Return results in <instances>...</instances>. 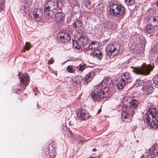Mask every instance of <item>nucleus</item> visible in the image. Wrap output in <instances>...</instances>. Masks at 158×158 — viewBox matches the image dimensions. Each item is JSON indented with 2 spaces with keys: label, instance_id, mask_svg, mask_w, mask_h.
Masks as SVG:
<instances>
[{
  "label": "nucleus",
  "instance_id": "28",
  "mask_svg": "<svg viewBox=\"0 0 158 158\" xmlns=\"http://www.w3.org/2000/svg\"><path fill=\"white\" fill-rule=\"evenodd\" d=\"M31 44L29 42H26L25 44V45L24 47V51H23V52H25L26 50H29L31 47L30 46Z\"/></svg>",
  "mask_w": 158,
  "mask_h": 158
},
{
  "label": "nucleus",
  "instance_id": "33",
  "mask_svg": "<svg viewBox=\"0 0 158 158\" xmlns=\"http://www.w3.org/2000/svg\"><path fill=\"white\" fill-rule=\"evenodd\" d=\"M154 49L155 52H158V42L156 44L155 46L154 47Z\"/></svg>",
  "mask_w": 158,
  "mask_h": 158
},
{
  "label": "nucleus",
  "instance_id": "44",
  "mask_svg": "<svg viewBox=\"0 0 158 158\" xmlns=\"http://www.w3.org/2000/svg\"><path fill=\"white\" fill-rule=\"evenodd\" d=\"M154 83L156 85H157L158 84V81H154Z\"/></svg>",
  "mask_w": 158,
  "mask_h": 158
},
{
  "label": "nucleus",
  "instance_id": "41",
  "mask_svg": "<svg viewBox=\"0 0 158 158\" xmlns=\"http://www.w3.org/2000/svg\"><path fill=\"white\" fill-rule=\"evenodd\" d=\"M67 1L69 3V4L71 5V6H72V4L71 3V2H70V0H67Z\"/></svg>",
  "mask_w": 158,
  "mask_h": 158
},
{
  "label": "nucleus",
  "instance_id": "8",
  "mask_svg": "<svg viewBox=\"0 0 158 158\" xmlns=\"http://www.w3.org/2000/svg\"><path fill=\"white\" fill-rule=\"evenodd\" d=\"M77 115L82 120H85L88 119L90 116L87 111L81 108L77 113Z\"/></svg>",
  "mask_w": 158,
  "mask_h": 158
},
{
  "label": "nucleus",
  "instance_id": "3",
  "mask_svg": "<svg viewBox=\"0 0 158 158\" xmlns=\"http://www.w3.org/2000/svg\"><path fill=\"white\" fill-rule=\"evenodd\" d=\"M110 12L114 17H122L125 13V9L124 7L120 4L113 3L110 7Z\"/></svg>",
  "mask_w": 158,
  "mask_h": 158
},
{
  "label": "nucleus",
  "instance_id": "10",
  "mask_svg": "<svg viewBox=\"0 0 158 158\" xmlns=\"http://www.w3.org/2000/svg\"><path fill=\"white\" fill-rule=\"evenodd\" d=\"M20 79V81L21 83V86H24L26 87L28 85L29 82L30 78L27 74L24 73L21 75V77H19Z\"/></svg>",
  "mask_w": 158,
  "mask_h": 158
},
{
  "label": "nucleus",
  "instance_id": "5",
  "mask_svg": "<svg viewBox=\"0 0 158 158\" xmlns=\"http://www.w3.org/2000/svg\"><path fill=\"white\" fill-rule=\"evenodd\" d=\"M140 83L143 84L142 90L143 94L148 95L151 94L154 91V88L152 86V82L150 81H140Z\"/></svg>",
  "mask_w": 158,
  "mask_h": 158
},
{
  "label": "nucleus",
  "instance_id": "22",
  "mask_svg": "<svg viewBox=\"0 0 158 158\" xmlns=\"http://www.w3.org/2000/svg\"><path fill=\"white\" fill-rule=\"evenodd\" d=\"M124 81L122 79L119 81L117 85V87L118 89H121L123 88L125 86L127 85Z\"/></svg>",
  "mask_w": 158,
  "mask_h": 158
},
{
  "label": "nucleus",
  "instance_id": "29",
  "mask_svg": "<svg viewBox=\"0 0 158 158\" xmlns=\"http://www.w3.org/2000/svg\"><path fill=\"white\" fill-rule=\"evenodd\" d=\"M125 2L127 5L130 6L133 5L135 3L134 0H125Z\"/></svg>",
  "mask_w": 158,
  "mask_h": 158
},
{
  "label": "nucleus",
  "instance_id": "45",
  "mask_svg": "<svg viewBox=\"0 0 158 158\" xmlns=\"http://www.w3.org/2000/svg\"><path fill=\"white\" fill-rule=\"evenodd\" d=\"M20 75H21V73L20 72H19V73H18V75L19 77H20Z\"/></svg>",
  "mask_w": 158,
  "mask_h": 158
},
{
  "label": "nucleus",
  "instance_id": "40",
  "mask_svg": "<svg viewBox=\"0 0 158 158\" xmlns=\"http://www.w3.org/2000/svg\"><path fill=\"white\" fill-rule=\"evenodd\" d=\"M97 150V149L96 148H93L92 150V151H93V152H96V151Z\"/></svg>",
  "mask_w": 158,
  "mask_h": 158
},
{
  "label": "nucleus",
  "instance_id": "26",
  "mask_svg": "<svg viewBox=\"0 0 158 158\" xmlns=\"http://www.w3.org/2000/svg\"><path fill=\"white\" fill-rule=\"evenodd\" d=\"M73 48L76 49L77 51L78 52H80L82 50V47L78 44L77 42H75L73 43Z\"/></svg>",
  "mask_w": 158,
  "mask_h": 158
},
{
  "label": "nucleus",
  "instance_id": "37",
  "mask_svg": "<svg viewBox=\"0 0 158 158\" xmlns=\"http://www.w3.org/2000/svg\"><path fill=\"white\" fill-rule=\"evenodd\" d=\"M151 150H153V152L154 153L155 155L157 154V152H156V150L154 148H151Z\"/></svg>",
  "mask_w": 158,
  "mask_h": 158
},
{
  "label": "nucleus",
  "instance_id": "23",
  "mask_svg": "<svg viewBox=\"0 0 158 158\" xmlns=\"http://www.w3.org/2000/svg\"><path fill=\"white\" fill-rule=\"evenodd\" d=\"M57 11H53L52 10H47L45 12V13L46 16H47L48 19H51L54 16V14L57 12Z\"/></svg>",
  "mask_w": 158,
  "mask_h": 158
},
{
  "label": "nucleus",
  "instance_id": "14",
  "mask_svg": "<svg viewBox=\"0 0 158 158\" xmlns=\"http://www.w3.org/2000/svg\"><path fill=\"white\" fill-rule=\"evenodd\" d=\"M148 22L150 24L155 27L158 26V16H152L150 17L148 19Z\"/></svg>",
  "mask_w": 158,
  "mask_h": 158
},
{
  "label": "nucleus",
  "instance_id": "21",
  "mask_svg": "<svg viewBox=\"0 0 158 158\" xmlns=\"http://www.w3.org/2000/svg\"><path fill=\"white\" fill-rule=\"evenodd\" d=\"M42 11L40 9H38L35 12L33 18L34 19H35V20L37 21L40 20V18L42 16Z\"/></svg>",
  "mask_w": 158,
  "mask_h": 158
},
{
  "label": "nucleus",
  "instance_id": "36",
  "mask_svg": "<svg viewBox=\"0 0 158 158\" xmlns=\"http://www.w3.org/2000/svg\"><path fill=\"white\" fill-rule=\"evenodd\" d=\"M54 62V60L52 58L51 59L49 60L48 61V64H52Z\"/></svg>",
  "mask_w": 158,
  "mask_h": 158
},
{
  "label": "nucleus",
  "instance_id": "42",
  "mask_svg": "<svg viewBox=\"0 0 158 158\" xmlns=\"http://www.w3.org/2000/svg\"><path fill=\"white\" fill-rule=\"evenodd\" d=\"M140 158H147L144 155L142 156Z\"/></svg>",
  "mask_w": 158,
  "mask_h": 158
},
{
  "label": "nucleus",
  "instance_id": "48",
  "mask_svg": "<svg viewBox=\"0 0 158 158\" xmlns=\"http://www.w3.org/2000/svg\"><path fill=\"white\" fill-rule=\"evenodd\" d=\"M157 6L158 7V0L157 2Z\"/></svg>",
  "mask_w": 158,
  "mask_h": 158
},
{
  "label": "nucleus",
  "instance_id": "16",
  "mask_svg": "<svg viewBox=\"0 0 158 158\" xmlns=\"http://www.w3.org/2000/svg\"><path fill=\"white\" fill-rule=\"evenodd\" d=\"M156 31V27L153 26L150 24L147 25L144 29V31L145 33L152 35Z\"/></svg>",
  "mask_w": 158,
  "mask_h": 158
},
{
  "label": "nucleus",
  "instance_id": "31",
  "mask_svg": "<svg viewBox=\"0 0 158 158\" xmlns=\"http://www.w3.org/2000/svg\"><path fill=\"white\" fill-rule=\"evenodd\" d=\"M50 5L48 4V2L47 4L46 5L45 8V12L47 10H51V8H50Z\"/></svg>",
  "mask_w": 158,
  "mask_h": 158
},
{
  "label": "nucleus",
  "instance_id": "6",
  "mask_svg": "<svg viewBox=\"0 0 158 158\" xmlns=\"http://www.w3.org/2000/svg\"><path fill=\"white\" fill-rule=\"evenodd\" d=\"M106 51L108 55L113 57L117 56L119 53V49L115 45L109 44L106 48Z\"/></svg>",
  "mask_w": 158,
  "mask_h": 158
},
{
  "label": "nucleus",
  "instance_id": "32",
  "mask_svg": "<svg viewBox=\"0 0 158 158\" xmlns=\"http://www.w3.org/2000/svg\"><path fill=\"white\" fill-rule=\"evenodd\" d=\"M67 131L68 134L67 135H68V136L69 138L71 137L72 135V131L69 129H68Z\"/></svg>",
  "mask_w": 158,
  "mask_h": 158
},
{
  "label": "nucleus",
  "instance_id": "35",
  "mask_svg": "<svg viewBox=\"0 0 158 158\" xmlns=\"http://www.w3.org/2000/svg\"><path fill=\"white\" fill-rule=\"evenodd\" d=\"M64 0H57V5H58L59 3L61 4V5H63V2L64 1Z\"/></svg>",
  "mask_w": 158,
  "mask_h": 158
},
{
  "label": "nucleus",
  "instance_id": "17",
  "mask_svg": "<svg viewBox=\"0 0 158 158\" xmlns=\"http://www.w3.org/2000/svg\"><path fill=\"white\" fill-rule=\"evenodd\" d=\"M82 22L80 20H77L72 25L73 28L77 31L78 32L79 31L82 32L81 30L82 29Z\"/></svg>",
  "mask_w": 158,
  "mask_h": 158
},
{
  "label": "nucleus",
  "instance_id": "12",
  "mask_svg": "<svg viewBox=\"0 0 158 158\" xmlns=\"http://www.w3.org/2000/svg\"><path fill=\"white\" fill-rule=\"evenodd\" d=\"M94 76V73L91 71L86 74L83 79L84 85H87L92 80Z\"/></svg>",
  "mask_w": 158,
  "mask_h": 158
},
{
  "label": "nucleus",
  "instance_id": "25",
  "mask_svg": "<svg viewBox=\"0 0 158 158\" xmlns=\"http://www.w3.org/2000/svg\"><path fill=\"white\" fill-rule=\"evenodd\" d=\"M82 80V79L81 76H77L73 79V81L74 83L77 84H79Z\"/></svg>",
  "mask_w": 158,
  "mask_h": 158
},
{
  "label": "nucleus",
  "instance_id": "15",
  "mask_svg": "<svg viewBox=\"0 0 158 158\" xmlns=\"http://www.w3.org/2000/svg\"><path fill=\"white\" fill-rule=\"evenodd\" d=\"M65 17V14L62 12H57L55 14V20L57 23L62 22Z\"/></svg>",
  "mask_w": 158,
  "mask_h": 158
},
{
  "label": "nucleus",
  "instance_id": "4",
  "mask_svg": "<svg viewBox=\"0 0 158 158\" xmlns=\"http://www.w3.org/2000/svg\"><path fill=\"white\" fill-rule=\"evenodd\" d=\"M154 68L151 64H143L140 67L134 68L133 71L137 74L147 75L149 74Z\"/></svg>",
  "mask_w": 158,
  "mask_h": 158
},
{
  "label": "nucleus",
  "instance_id": "18",
  "mask_svg": "<svg viewBox=\"0 0 158 158\" xmlns=\"http://www.w3.org/2000/svg\"><path fill=\"white\" fill-rule=\"evenodd\" d=\"M121 79L127 84L131 82V80L130 74L128 72H125L123 74L121 75Z\"/></svg>",
  "mask_w": 158,
  "mask_h": 158
},
{
  "label": "nucleus",
  "instance_id": "39",
  "mask_svg": "<svg viewBox=\"0 0 158 158\" xmlns=\"http://www.w3.org/2000/svg\"><path fill=\"white\" fill-rule=\"evenodd\" d=\"M3 9V6L2 5L0 6V11H1Z\"/></svg>",
  "mask_w": 158,
  "mask_h": 158
},
{
  "label": "nucleus",
  "instance_id": "27",
  "mask_svg": "<svg viewBox=\"0 0 158 158\" xmlns=\"http://www.w3.org/2000/svg\"><path fill=\"white\" fill-rule=\"evenodd\" d=\"M66 70L68 73H75V69L73 65H70L67 66Z\"/></svg>",
  "mask_w": 158,
  "mask_h": 158
},
{
  "label": "nucleus",
  "instance_id": "1",
  "mask_svg": "<svg viewBox=\"0 0 158 158\" xmlns=\"http://www.w3.org/2000/svg\"><path fill=\"white\" fill-rule=\"evenodd\" d=\"M102 82L94 87V90L92 93V97L94 101H102L107 99L110 95L108 87L103 85Z\"/></svg>",
  "mask_w": 158,
  "mask_h": 158
},
{
  "label": "nucleus",
  "instance_id": "11",
  "mask_svg": "<svg viewBox=\"0 0 158 158\" xmlns=\"http://www.w3.org/2000/svg\"><path fill=\"white\" fill-rule=\"evenodd\" d=\"M87 53L88 56L95 57L99 60L101 59L103 56L102 52L99 50H94V51L90 52Z\"/></svg>",
  "mask_w": 158,
  "mask_h": 158
},
{
  "label": "nucleus",
  "instance_id": "13",
  "mask_svg": "<svg viewBox=\"0 0 158 158\" xmlns=\"http://www.w3.org/2000/svg\"><path fill=\"white\" fill-rule=\"evenodd\" d=\"M98 47V45L96 42L92 41L89 45L88 48L84 49V50L86 54L88 55L87 53L93 51V50L97 48Z\"/></svg>",
  "mask_w": 158,
  "mask_h": 158
},
{
  "label": "nucleus",
  "instance_id": "38",
  "mask_svg": "<svg viewBox=\"0 0 158 158\" xmlns=\"http://www.w3.org/2000/svg\"><path fill=\"white\" fill-rule=\"evenodd\" d=\"M79 138H80V139H79V140L80 141V142H79V143H81V145L82 144V142L83 141H85V140H84V139H81L80 137Z\"/></svg>",
  "mask_w": 158,
  "mask_h": 158
},
{
  "label": "nucleus",
  "instance_id": "7",
  "mask_svg": "<svg viewBox=\"0 0 158 158\" xmlns=\"http://www.w3.org/2000/svg\"><path fill=\"white\" fill-rule=\"evenodd\" d=\"M77 38H78V42L82 44L83 47L88 43V39L85 36L82 32L80 31L77 32Z\"/></svg>",
  "mask_w": 158,
  "mask_h": 158
},
{
  "label": "nucleus",
  "instance_id": "46",
  "mask_svg": "<svg viewBox=\"0 0 158 158\" xmlns=\"http://www.w3.org/2000/svg\"><path fill=\"white\" fill-rule=\"evenodd\" d=\"M156 60H157V61L158 62V56L157 57Z\"/></svg>",
  "mask_w": 158,
  "mask_h": 158
},
{
  "label": "nucleus",
  "instance_id": "19",
  "mask_svg": "<svg viewBox=\"0 0 158 158\" xmlns=\"http://www.w3.org/2000/svg\"><path fill=\"white\" fill-rule=\"evenodd\" d=\"M156 116H152V122L150 124V126L155 129H158V119L156 118Z\"/></svg>",
  "mask_w": 158,
  "mask_h": 158
},
{
  "label": "nucleus",
  "instance_id": "43",
  "mask_svg": "<svg viewBox=\"0 0 158 158\" xmlns=\"http://www.w3.org/2000/svg\"><path fill=\"white\" fill-rule=\"evenodd\" d=\"M101 112V109H99L98 111V114H99V113H100Z\"/></svg>",
  "mask_w": 158,
  "mask_h": 158
},
{
  "label": "nucleus",
  "instance_id": "49",
  "mask_svg": "<svg viewBox=\"0 0 158 158\" xmlns=\"http://www.w3.org/2000/svg\"><path fill=\"white\" fill-rule=\"evenodd\" d=\"M40 114L42 115V114H43V113H42V114H40Z\"/></svg>",
  "mask_w": 158,
  "mask_h": 158
},
{
  "label": "nucleus",
  "instance_id": "2",
  "mask_svg": "<svg viewBox=\"0 0 158 158\" xmlns=\"http://www.w3.org/2000/svg\"><path fill=\"white\" fill-rule=\"evenodd\" d=\"M139 102L137 100L133 99L129 102V105H124L123 106V112L122 114V119L123 121L130 122L131 120V119L128 118L130 114L132 115L135 113V109L138 107Z\"/></svg>",
  "mask_w": 158,
  "mask_h": 158
},
{
  "label": "nucleus",
  "instance_id": "30",
  "mask_svg": "<svg viewBox=\"0 0 158 158\" xmlns=\"http://www.w3.org/2000/svg\"><path fill=\"white\" fill-rule=\"evenodd\" d=\"M86 64H80L79 65V70L82 72L85 69L86 67Z\"/></svg>",
  "mask_w": 158,
  "mask_h": 158
},
{
  "label": "nucleus",
  "instance_id": "20",
  "mask_svg": "<svg viewBox=\"0 0 158 158\" xmlns=\"http://www.w3.org/2000/svg\"><path fill=\"white\" fill-rule=\"evenodd\" d=\"M151 106L148 107L147 112L143 116V120L144 122H146L147 123H149L151 119L149 114L152 117V114L148 113V110L151 108Z\"/></svg>",
  "mask_w": 158,
  "mask_h": 158
},
{
  "label": "nucleus",
  "instance_id": "24",
  "mask_svg": "<svg viewBox=\"0 0 158 158\" xmlns=\"http://www.w3.org/2000/svg\"><path fill=\"white\" fill-rule=\"evenodd\" d=\"M48 4L50 5V8H51V10H53L55 11H57L56 9V8L57 7V4L56 2L54 1H51L48 2Z\"/></svg>",
  "mask_w": 158,
  "mask_h": 158
},
{
  "label": "nucleus",
  "instance_id": "9",
  "mask_svg": "<svg viewBox=\"0 0 158 158\" xmlns=\"http://www.w3.org/2000/svg\"><path fill=\"white\" fill-rule=\"evenodd\" d=\"M60 40L63 43H66L69 41L71 40V37L68 33L64 32H60L58 34Z\"/></svg>",
  "mask_w": 158,
  "mask_h": 158
},
{
  "label": "nucleus",
  "instance_id": "47",
  "mask_svg": "<svg viewBox=\"0 0 158 158\" xmlns=\"http://www.w3.org/2000/svg\"><path fill=\"white\" fill-rule=\"evenodd\" d=\"M48 150H49V147H48Z\"/></svg>",
  "mask_w": 158,
  "mask_h": 158
},
{
  "label": "nucleus",
  "instance_id": "34",
  "mask_svg": "<svg viewBox=\"0 0 158 158\" xmlns=\"http://www.w3.org/2000/svg\"><path fill=\"white\" fill-rule=\"evenodd\" d=\"M20 9L21 10H23L24 12H26L25 10H26V7L24 5H22L20 6Z\"/></svg>",
  "mask_w": 158,
  "mask_h": 158
}]
</instances>
